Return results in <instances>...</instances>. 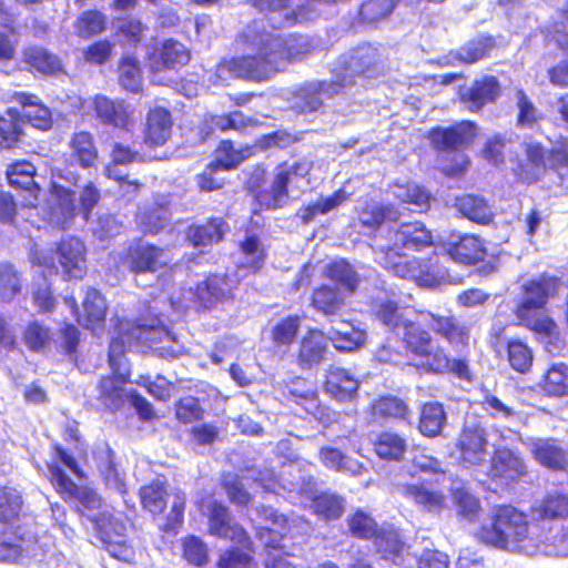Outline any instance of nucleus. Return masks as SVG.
I'll list each match as a JSON object with an SVG mask.
<instances>
[{
  "mask_svg": "<svg viewBox=\"0 0 568 568\" xmlns=\"http://www.w3.org/2000/svg\"><path fill=\"white\" fill-rule=\"evenodd\" d=\"M236 42L244 48L253 49L252 54L223 58L217 70L232 78L251 81H265L282 71L288 63L306 58L312 45L300 33L285 37L265 29L263 23L253 20L236 36Z\"/></svg>",
  "mask_w": 568,
  "mask_h": 568,
  "instance_id": "1",
  "label": "nucleus"
},
{
  "mask_svg": "<svg viewBox=\"0 0 568 568\" xmlns=\"http://www.w3.org/2000/svg\"><path fill=\"white\" fill-rule=\"evenodd\" d=\"M529 516L541 524H529L527 515L515 507H498L478 536L485 544L499 549L536 555L540 550L546 523L568 517V499H534Z\"/></svg>",
  "mask_w": 568,
  "mask_h": 568,
  "instance_id": "2",
  "label": "nucleus"
},
{
  "mask_svg": "<svg viewBox=\"0 0 568 568\" xmlns=\"http://www.w3.org/2000/svg\"><path fill=\"white\" fill-rule=\"evenodd\" d=\"M405 354L413 367L427 375H453L460 381L471 382L473 374L465 357H450L445 348L435 345L434 337L419 317L406 322L398 333Z\"/></svg>",
  "mask_w": 568,
  "mask_h": 568,
  "instance_id": "3",
  "label": "nucleus"
},
{
  "mask_svg": "<svg viewBox=\"0 0 568 568\" xmlns=\"http://www.w3.org/2000/svg\"><path fill=\"white\" fill-rule=\"evenodd\" d=\"M310 173V166L303 161H296L291 165L286 161L276 165L270 187L265 189L267 169L262 162L255 163L245 172L244 189L252 197L254 210L257 214L265 211H276L286 206L291 201L290 189L294 181Z\"/></svg>",
  "mask_w": 568,
  "mask_h": 568,
  "instance_id": "4",
  "label": "nucleus"
},
{
  "mask_svg": "<svg viewBox=\"0 0 568 568\" xmlns=\"http://www.w3.org/2000/svg\"><path fill=\"white\" fill-rule=\"evenodd\" d=\"M520 148L521 153H514L509 159L511 173L519 183L536 184L549 171L560 182L568 178V138H560L552 148L537 140L524 141Z\"/></svg>",
  "mask_w": 568,
  "mask_h": 568,
  "instance_id": "5",
  "label": "nucleus"
},
{
  "mask_svg": "<svg viewBox=\"0 0 568 568\" xmlns=\"http://www.w3.org/2000/svg\"><path fill=\"white\" fill-rule=\"evenodd\" d=\"M50 457L48 479L57 494L62 497H94V493L87 487L85 471L64 446L51 444Z\"/></svg>",
  "mask_w": 568,
  "mask_h": 568,
  "instance_id": "6",
  "label": "nucleus"
},
{
  "mask_svg": "<svg viewBox=\"0 0 568 568\" xmlns=\"http://www.w3.org/2000/svg\"><path fill=\"white\" fill-rule=\"evenodd\" d=\"M381 265L393 275L414 281L420 287L433 288L443 281L439 274V255L432 252L425 257L407 258L395 245L383 248Z\"/></svg>",
  "mask_w": 568,
  "mask_h": 568,
  "instance_id": "7",
  "label": "nucleus"
},
{
  "mask_svg": "<svg viewBox=\"0 0 568 568\" xmlns=\"http://www.w3.org/2000/svg\"><path fill=\"white\" fill-rule=\"evenodd\" d=\"M410 463L414 473H426L434 477L404 484L399 493L405 497H443L444 487L450 490L452 497H469L464 487H453L455 480L442 468V464L436 457L417 452L413 455Z\"/></svg>",
  "mask_w": 568,
  "mask_h": 568,
  "instance_id": "8",
  "label": "nucleus"
},
{
  "mask_svg": "<svg viewBox=\"0 0 568 568\" xmlns=\"http://www.w3.org/2000/svg\"><path fill=\"white\" fill-rule=\"evenodd\" d=\"M191 60V49L174 38L153 42L144 55L145 68L152 77L166 71L179 72L189 65Z\"/></svg>",
  "mask_w": 568,
  "mask_h": 568,
  "instance_id": "9",
  "label": "nucleus"
},
{
  "mask_svg": "<svg viewBox=\"0 0 568 568\" xmlns=\"http://www.w3.org/2000/svg\"><path fill=\"white\" fill-rule=\"evenodd\" d=\"M164 256V247L136 237L123 250L120 263L131 274H153L166 267Z\"/></svg>",
  "mask_w": 568,
  "mask_h": 568,
  "instance_id": "10",
  "label": "nucleus"
},
{
  "mask_svg": "<svg viewBox=\"0 0 568 568\" xmlns=\"http://www.w3.org/2000/svg\"><path fill=\"white\" fill-rule=\"evenodd\" d=\"M475 122L463 120L448 126L436 125L427 131L426 138L437 153H458L468 149L476 139Z\"/></svg>",
  "mask_w": 568,
  "mask_h": 568,
  "instance_id": "11",
  "label": "nucleus"
},
{
  "mask_svg": "<svg viewBox=\"0 0 568 568\" xmlns=\"http://www.w3.org/2000/svg\"><path fill=\"white\" fill-rule=\"evenodd\" d=\"M560 284V277L548 273L526 281L521 286V298L514 310L515 316L546 311L549 298L557 294Z\"/></svg>",
  "mask_w": 568,
  "mask_h": 568,
  "instance_id": "12",
  "label": "nucleus"
},
{
  "mask_svg": "<svg viewBox=\"0 0 568 568\" xmlns=\"http://www.w3.org/2000/svg\"><path fill=\"white\" fill-rule=\"evenodd\" d=\"M286 403L298 406L306 415L322 423H331L335 412L320 400L316 388L303 377L291 379L282 389Z\"/></svg>",
  "mask_w": 568,
  "mask_h": 568,
  "instance_id": "13",
  "label": "nucleus"
},
{
  "mask_svg": "<svg viewBox=\"0 0 568 568\" xmlns=\"http://www.w3.org/2000/svg\"><path fill=\"white\" fill-rule=\"evenodd\" d=\"M240 281L233 274L210 273L194 288L195 302L205 310H211L219 303L233 297Z\"/></svg>",
  "mask_w": 568,
  "mask_h": 568,
  "instance_id": "14",
  "label": "nucleus"
},
{
  "mask_svg": "<svg viewBox=\"0 0 568 568\" xmlns=\"http://www.w3.org/2000/svg\"><path fill=\"white\" fill-rule=\"evenodd\" d=\"M94 118L104 126L131 131L135 120L133 111L122 99H111L104 94L92 98Z\"/></svg>",
  "mask_w": 568,
  "mask_h": 568,
  "instance_id": "15",
  "label": "nucleus"
},
{
  "mask_svg": "<svg viewBox=\"0 0 568 568\" xmlns=\"http://www.w3.org/2000/svg\"><path fill=\"white\" fill-rule=\"evenodd\" d=\"M173 124V115L168 108H149L141 130L143 143L151 149L163 146L172 136Z\"/></svg>",
  "mask_w": 568,
  "mask_h": 568,
  "instance_id": "16",
  "label": "nucleus"
},
{
  "mask_svg": "<svg viewBox=\"0 0 568 568\" xmlns=\"http://www.w3.org/2000/svg\"><path fill=\"white\" fill-rule=\"evenodd\" d=\"M54 253L65 280H80L87 273V247L75 236H65L55 244Z\"/></svg>",
  "mask_w": 568,
  "mask_h": 568,
  "instance_id": "17",
  "label": "nucleus"
},
{
  "mask_svg": "<svg viewBox=\"0 0 568 568\" xmlns=\"http://www.w3.org/2000/svg\"><path fill=\"white\" fill-rule=\"evenodd\" d=\"M444 251L453 262L463 266L477 265L484 262L488 254L485 240L470 233H463L450 239Z\"/></svg>",
  "mask_w": 568,
  "mask_h": 568,
  "instance_id": "18",
  "label": "nucleus"
},
{
  "mask_svg": "<svg viewBox=\"0 0 568 568\" xmlns=\"http://www.w3.org/2000/svg\"><path fill=\"white\" fill-rule=\"evenodd\" d=\"M487 433L478 423L464 424L455 442V449L462 463L478 465L486 454Z\"/></svg>",
  "mask_w": 568,
  "mask_h": 568,
  "instance_id": "19",
  "label": "nucleus"
},
{
  "mask_svg": "<svg viewBox=\"0 0 568 568\" xmlns=\"http://www.w3.org/2000/svg\"><path fill=\"white\" fill-rule=\"evenodd\" d=\"M361 379L348 368L329 366L325 371L323 388L338 403H351L358 398Z\"/></svg>",
  "mask_w": 568,
  "mask_h": 568,
  "instance_id": "20",
  "label": "nucleus"
},
{
  "mask_svg": "<svg viewBox=\"0 0 568 568\" xmlns=\"http://www.w3.org/2000/svg\"><path fill=\"white\" fill-rule=\"evenodd\" d=\"M10 101L20 105L22 123L26 122L42 132H47L52 129V112L37 94L24 91H14L10 95Z\"/></svg>",
  "mask_w": 568,
  "mask_h": 568,
  "instance_id": "21",
  "label": "nucleus"
},
{
  "mask_svg": "<svg viewBox=\"0 0 568 568\" xmlns=\"http://www.w3.org/2000/svg\"><path fill=\"white\" fill-rule=\"evenodd\" d=\"M388 58L377 47L363 43L353 49L348 65L354 75L374 79L383 75L387 69Z\"/></svg>",
  "mask_w": 568,
  "mask_h": 568,
  "instance_id": "22",
  "label": "nucleus"
},
{
  "mask_svg": "<svg viewBox=\"0 0 568 568\" xmlns=\"http://www.w3.org/2000/svg\"><path fill=\"white\" fill-rule=\"evenodd\" d=\"M516 318L547 352L559 348L561 344L559 325L546 311L516 316Z\"/></svg>",
  "mask_w": 568,
  "mask_h": 568,
  "instance_id": "23",
  "label": "nucleus"
},
{
  "mask_svg": "<svg viewBox=\"0 0 568 568\" xmlns=\"http://www.w3.org/2000/svg\"><path fill=\"white\" fill-rule=\"evenodd\" d=\"M131 371L124 369L123 373H113L102 375L97 384V399L103 410L115 413L121 409L128 399V393L124 392V385L130 382Z\"/></svg>",
  "mask_w": 568,
  "mask_h": 568,
  "instance_id": "24",
  "label": "nucleus"
},
{
  "mask_svg": "<svg viewBox=\"0 0 568 568\" xmlns=\"http://www.w3.org/2000/svg\"><path fill=\"white\" fill-rule=\"evenodd\" d=\"M229 224L223 216H210L200 223H191L184 231L185 242L194 248L212 247L221 243Z\"/></svg>",
  "mask_w": 568,
  "mask_h": 568,
  "instance_id": "25",
  "label": "nucleus"
},
{
  "mask_svg": "<svg viewBox=\"0 0 568 568\" xmlns=\"http://www.w3.org/2000/svg\"><path fill=\"white\" fill-rule=\"evenodd\" d=\"M500 95V84L495 75L486 74L475 79L470 87L459 94V101L466 105L470 112H479L488 104L493 103Z\"/></svg>",
  "mask_w": 568,
  "mask_h": 568,
  "instance_id": "26",
  "label": "nucleus"
},
{
  "mask_svg": "<svg viewBox=\"0 0 568 568\" xmlns=\"http://www.w3.org/2000/svg\"><path fill=\"white\" fill-rule=\"evenodd\" d=\"M532 458L542 467L552 471L568 468V452L555 438H537L529 445Z\"/></svg>",
  "mask_w": 568,
  "mask_h": 568,
  "instance_id": "27",
  "label": "nucleus"
},
{
  "mask_svg": "<svg viewBox=\"0 0 568 568\" xmlns=\"http://www.w3.org/2000/svg\"><path fill=\"white\" fill-rule=\"evenodd\" d=\"M210 510V532L221 538L234 540L239 544H245L248 540L245 530L235 524L225 506L216 499H210L206 506Z\"/></svg>",
  "mask_w": 568,
  "mask_h": 568,
  "instance_id": "28",
  "label": "nucleus"
},
{
  "mask_svg": "<svg viewBox=\"0 0 568 568\" xmlns=\"http://www.w3.org/2000/svg\"><path fill=\"white\" fill-rule=\"evenodd\" d=\"M453 206L462 217L478 225H489L495 220L491 205L480 194L463 193L456 195Z\"/></svg>",
  "mask_w": 568,
  "mask_h": 568,
  "instance_id": "29",
  "label": "nucleus"
},
{
  "mask_svg": "<svg viewBox=\"0 0 568 568\" xmlns=\"http://www.w3.org/2000/svg\"><path fill=\"white\" fill-rule=\"evenodd\" d=\"M434 332L452 346L468 347L470 339L469 326L460 323L454 315H439L428 312Z\"/></svg>",
  "mask_w": 568,
  "mask_h": 568,
  "instance_id": "30",
  "label": "nucleus"
},
{
  "mask_svg": "<svg viewBox=\"0 0 568 568\" xmlns=\"http://www.w3.org/2000/svg\"><path fill=\"white\" fill-rule=\"evenodd\" d=\"M37 166L29 160H16L7 165L6 178L8 184L18 190L24 191L30 196L38 199L41 186L36 182Z\"/></svg>",
  "mask_w": 568,
  "mask_h": 568,
  "instance_id": "31",
  "label": "nucleus"
},
{
  "mask_svg": "<svg viewBox=\"0 0 568 568\" xmlns=\"http://www.w3.org/2000/svg\"><path fill=\"white\" fill-rule=\"evenodd\" d=\"M256 155V146L253 144H244L240 148L231 139L221 140L214 150L215 166L222 171H232L239 168L243 162Z\"/></svg>",
  "mask_w": 568,
  "mask_h": 568,
  "instance_id": "32",
  "label": "nucleus"
},
{
  "mask_svg": "<svg viewBox=\"0 0 568 568\" xmlns=\"http://www.w3.org/2000/svg\"><path fill=\"white\" fill-rule=\"evenodd\" d=\"M23 62L33 73L53 77L64 73L61 58L43 47H29L23 52Z\"/></svg>",
  "mask_w": 568,
  "mask_h": 568,
  "instance_id": "33",
  "label": "nucleus"
},
{
  "mask_svg": "<svg viewBox=\"0 0 568 568\" xmlns=\"http://www.w3.org/2000/svg\"><path fill=\"white\" fill-rule=\"evenodd\" d=\"M537 387L545 397L562 398L568 396V364H550L541 374Z\"/></svg>",
  "mask_w": 568,
  "mask_h": 568,
  "instance_id": "34",
  "label": "nucleus"
},
{
  "mask_svg": "<svg viewBox=\"0 0 568 568\" xmlns=\"http://www.w3.org/2000/svg\"><path fill=\"white\" fill-rule=\"evenodd\" d=\"M446 422L447 414L440 402L429 400L419 406L417 429L424 437H438Z\"/></svg>",
  "mask_w": 568,
  "mask_h": 568,
  "instance_id": "35",
  "label": "nucleus"
},
{
  "mask_svg": "<svg viewBox=\"0 0 568 568\" xmlns=\"http://www.w3.org/2000/svg\"><path fill=\"white\" fill-rule=\"evenodd\" d=\"M326 353V341L322 331L308 329L302 337L296 361L301 368H310L317 365Z\"/></svg>",
  "mask_w": 568,
  "mask_h": 568,
  "instance_id": "36",
  "label": "nucleus"
},
{
  "mask_svg": "<svg viewBox=\"0 0 568 568\" xmlns=\"http://www.w3.org/2000/svg\"><path fill=\"white\" fill-rule=\"evenodd\" d=\"M23 272L11 261L0 262V304H10L23 294Z\"/></svg>",
  "mask_w": 568,
  "mask_h": 568,
  "instance_id": "37",
  "label": "nucleus"
},
{
  "mask_svg": "<svg viewBox=\"0 0 568 568\" xmlns=\"http://www.w3.org/2000/svg\"><path fill=\"white\" fill-rule=\"evenodd\" d=\"M310 306L324 316H335L344 308L345 296L339 288L321 284L312 291Z\"/></svg>",
  "mask_w": 568,
  "mask_h": 568,
  "instance_id": "38",
  "label": "nucleus"
},
{
  "mask_svg": "<svg viewBox=\"0 0 568 568\" xmlns=\"http://www.w3.org/2000/svg\"><path fill=\"white\" fill-rule=\"evenodd\" d=\"M372 445L375 455L385 462H400L407 452L405 437L389 429L377 433Z\"/></svg>",
  "mask_w": 568,
  "mask_h": 568,
  "instance_id": "39",
  "label": "nucleus"
},
{
  "mask_svg": "<svg viewBox=\"0 0 568 568\" xmlns=\"http://www.w3.org/2000/svg\"><path fill=\"white\" fill-rule=\"evenodd\" d=\"M491 469L496 475L510 480L527 475V467L521 455L508 447L495 449Z\"/></svg>",
  "mask_w": 568,
  "mask_h": 568,
  "instance_id": "40",
  "label": "nucleus"
},
{
  "mask_svg": "<svg viewBox=\"0 0 568 568\" xmlns=\"http://www.w3.org/2000/svg\"><path fill=\"white\" fill-rule=\"evenodd\" d=\"M399 248L420 252L434 245V236L423 222L403 223L396 231Z\"/></svg>",
  "mask_w": 568,
  "mask_h": 568,
  "instance_id": "41",
  "label": "nucleus"
},
{
  "mask_svg": "<svg viewBox=\"0 0 568 568\" xmlns=\"http://www.w3.org/2000/svg\"><path fill=\"white\" fill-rule=\"evenodd\" d=\"M71 156L82 169L94 168L99 161V149L94 136L87 130L74 132L69 141Z\"/></svg>",
  "mask_w": 568,
  "mask_h": 568,
  "instance_id": "42",
  "label": "nucleus"
},
{
  "mask_svg": "<svg viewBox=\"0 0 568 568\" xmlns=\"http://www.w3.org/2000/svg\"><path fill=\"white\" fill-rule=\"evenodd\" d=\"M369 414L375 418L385 420H408L410 408L408 404L396 395H381L369 405Z\"/></svg>",
  "mask_w": 568,
  "mask_h": 568,
  "instance_id": "43",
  "label": "nucleus"
},
{
  "mask_svg": "<svg viewBox=\"0 0 568 568\" xmlns=\"http://www.w3.org/2000/svg\"><path fill=\"white\" fill-rule=\"evenodd\" d=\"M505 358L509 367L518 374H528L534 365V351L526 341L513 337L504 343Z\"/></svg>",
  "mask_w": 568,
  "mask_h": 568,
  "instance_id": "44",
  "label": "nucleus"
},
{
  "mask_svg": "<svg viewBox=\"0 0 568 568\" xmlns=\"http://www.w3.org/2000/svg\"><path fill=\"white\" fill-rule=\"evenodd\" d=\"M301 327V317L296 314L280 320L271 329V342L274 349L287 353L295 343Z\"/></svg>",
  "mask_w": 568,
  "mask_h": 568,
  "instance_id": "45",
  "label": "nucleus"
},
{
  "mask_svg": "<svg viewBox=\"0 0 568 568\" xmlns=\"http://www.w3.org/2000/svg\"><path fill=\"white\" fill-rule=\"evenodd\" d=\"M347 197L345 190L338 189L326 197L321 196L316 201L301 206L296 215L303 224H308L317 215L326 214L342 205Z\"/></svg>",
  "mask_w": 568,
  "mask_h": 568,
  "instance_id": "46",
  "label": "nucleus"
},
{
  "mask_svg": "<svg viewBox=\"0 0 568 568\" xmlns=\"http://www.w3.org/2000/svg\"><path fill=\"white\" fill-rule=\"evenodd\" d=\"M118 82L130 93H140L143 90V73L136 57L122 55L118 63Z\"/></svg>",
  "mask_w": 568,
  "mask_h": 568,
  "instance_id": "47",
  "label": "nucleus"
},
{
  "mask_svg": "<svg viewBox=\"0 0 568 568\" xmlns=\"http://www.w3.org/2000/svg\"><path fill=\"white\" fill-rule=\"evenodd\" d=\"M83 326L88 329L101 327L106 317L108 305L101 292L94 287L88 288L83 300Z\"/></svg>",
  "mask_w": 568,
  "mask_h": 568,
  "instance_id": "48",
  "label": "nucleus"
},
{
  "mask_svg": "<svg viewBox=\"0 0 568 568\" xmlns=\"http://www.w3.org/2000/svg\"><path fill=\"white\" fill-rule=\"evenodd\" d=\"M324 274L326 278L349 294H353L358 287L359 276L354 266L346 260L341 258L329 262Z\"/></svg>",
  "mask_w": 568,
  "mask_h": 568,
  "instance_id": "49",
  "label": "nucleus"
},
{
  "mask_svg": "<svg viewBox=\"0 0 568 568\" xmlns=\"http://www.w3.org/2000/svg\"><path fill=\"white\" fill-rule=\"evenodd\" d=\"M108 27L105 14L98 9H87L80 12L74 22V34L81 39H91L104 32Z\"/></svg>",
  "mask_w": 568,
  "mask_h": 568,
  "instance_id": "50",
  "label": "nucleus"
},
{
  "mask_svg": "<svg viewBox=\"0 0 568 568\" xmlns=\"http://www.w3.org/2000/svg\"><path fill=\"white\" fill-rule=\"evenodd\" d=\"M24 135L20 111L9 108L4 115H0V146L3 149L17 148Z\"/></svg>",
  "mask_w": 568,
  "mask_h": 568,
  "instance_id": "51",
  "label": "nucleus"
},
{
  "mask_svg": "<svg viewBox=\"0 0 568 568\" xmlns=\"http://www.w3.org/2000/svg\"><path fill=\"white\" fill-rule=\"evenodd\" d=\"M260 538L265 546V568H293V564L287 559L288 554L284 551L285 546L280 544L271 527L263 528Z\"/></svg>",
  "mask_w": 568,
  "mask_h": 568,
  "instance_id": "52",
  "label": "nucleus"
},
{
  "mask_svg": "<svg viewBox=\"0 0 568 568\" xmlns=\"http://www.w3.org/2000/svg\"><path fill=\"white\" fill-rule=\"evenodd\" d=\"M375 316L383 325L398 334L415 314L405 311L396 302L386 300L377 305Z\"/></svg>",
  "mask_w": 568,
  "mask_h": 568,
  "instance_id": "53",
  "label": "nucleus"
},
{
  "mask_svg": "<svg viewBox=\"0 0 568 568\" xmlns=\"http://www.w3.org/2000/svg\"><path fill=\"white\" fill-rule=\"evenodd\" d=\"M11 534L17 542L11 541V537H6L0 541V561L2 562H17L29 550L28 544L33 538L30 532L22 531L20 525H17Z\"/></svg>",
  "mask_w": 568,
  "mask_h": 568,
  "instance_id": "54",
  "label": "nucleus"
},
{
  "mask_svg": "<svg viewBox=\"0 0 568 568\" xmlns=\"http://www.w3.org/2000/svg\"><path fill=\"white\" fill-rule=\"evenodd\" d=\"M51 328L38 320L27 323L22 331V341L32 353H40L48 348L52 342Z\"/></svg>",
  "mask_w": 568,
  "mask_h": 568,
  "instance_id": "55",
  "label": "nucleus"
},
{
  "mask_svg": "<svg viewBox=\"0 0 568 568\" xmlns=\"http://www.w3.org/2000/svg\"><path fill=\"white\" fill-rule=\"evenodd\" d=\"M402 0H365L358 8V19L363 23H377L392 14Z\"/></svg>",
  "mask_w": 568,
  "mask_h": 568,
  "instance_id": "56",
  "label": "nucleus"
},
{
  "mask_svg": "<svg viewBox=\"0 0 568 568\" xmlns=\"http://www.w3.org/2000/svg\"><path fill=\"white\" fill-rule=\"evenodd\" d=\"M539 552L552 557L568 556V527L554 531V527L549 526L542 530Z\"/></svg>",
  "mask_w": 568,
  "mask_h": 568,
  "instance_id": "57",
  "label": "nucleus"
},
{
  "mask_svg": "<svg viewBox=\"0 0 568 568\" xmlns=\"http://www.w3.org/2000/svg\"><path fill=\"white\" fill-rule=\"evenodd\" d=\"M494 45V39L489 36H479L467 41L456 53V58L466 64L476 63L488 55Z\"/></svg>",
  "mask_w": 568,
  "mask_h": 568,
  "instance_id": "58",
  "label": "nucleus"
},
{
  "mask_svg": "<svg viewBox=\"0 0 568 568\" xmlns=\"http://www.w3.org/2000/svg\"><path fill=\"white\" fill-rule=\"evenodd\" d=\"M74 503L75 510L90 523L94 529H104V519L110 510L102 499H71Z\"/></svg>",
  "mask_w": 568,
  "mask_h": 568,
  "instance_id": "59",
  "label": "nucleus"
},
{
  "mask_svg": "<svg viewBox=\"0 0 568 568\" xmlns=\"http://www.w3.org/2000/svg\"><path fill=\"white\" fill-rule=\"evenodd\" d=\"M516 106L518 110L516 125L518 128H532L542 119V115L523 89L516 91Z\"/></svg>",
  "mask_w": 568,
  "mask_h": 568,
  "instance_id": "60",
  "label": "nucleus"
},
{
  "mask_svg": "<svg viewBox=\"0 0 568 568\" xmlns=\"http://www.w3.org/2000/svg\"><path fill=\"white\" fill-rule=\"evenodd\" d=\"M396 197L403 204L414 205L425 211L430 206L432 194L424 186L414 182H407L398 186Z\"/></svg>",
  "mask_w": 568,
  "mask_h": 568,
  "instance_id": "61",
  "label": "nucleus"
},
{
  "mask_svg": "<svg viewBox=\"0 0 568 568\" xmlns=\"http://www.w3.org/2000/svg\"><path fill=\"white\" fill-rule=\"evenodd\" d=\"M174 415L179 423L186 425L202 420L204 409L197 397L187 395L175 400Z\"/></svg>",
  "mask_w": 568,
  "mask_h": 568,
  "instance_id": "62",
  "label": "nucleus"
},
{
  "mask_svg": "<svg viewBox=\"0 0 568 568\" xmlns=\"http://www.w3.org/2000/svg\"><path fill=\"white\" fill-rule=\"evenodd\" d=\"M318 457L321 463L329 469L337 471H355L354 466L362 465L352 460L341 449L333 446H324L320 449Z\"/></svg>",
  "mask_w": 568,
  "mask_h": 568,
  "instance_id": "63",
  "label": "nucleus"
},
{
  "mask_svg": "<svg viewBox=\"0 0 568 568\" xmlns=\"http://www.w3.org/2000/svg\"><path fill=\"white\" fill-rule=\"evenodd\" d=\"M321 85H304L295 93V108L301 113H312L323 106Z\"/></svg>",
  "mask_w": 568,
  "mask_h": 568,
  "instance_id": "64",
  "label": "nucleus"
}]
</instances>
